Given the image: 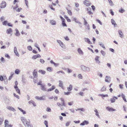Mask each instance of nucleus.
Segmentation results:
<instances>
[{"instance_id":"f257e3e1","label":"nucleus","mask_w":127,"mask_h":127,"mask_svg":"<svg viewBox=\"0 0 127 127\" xmlns=\"http://www.w3.org/2000/svg\"><path fill=\"white\" fill-rule=\"evenodd\" d=\"M21 121L23 122V124L25 126L28 123L30 122V121L29 119H27L25 117H21Z\"/></svg>"},{"instance_id":"f03ea898","label":"nucleus","mask_w":127,"mask_h":127,"mask_svg":"<svg viewBox=\"0 0 127 127\" xmlns=\"http://www.w3.org/2000/svg\"><path fill=\"white\" fill-rule=\"evenodd\" d=\"M9 121L7 120H5V121L4 124V127H12L13 126L11 125H9Z\"/></svg>"},{"instance_id":"7ed1b4c3","label":"nucleus","mask_w":127,"mask_h":127,"mask_svg":"<svg viewBox=\"0 0 127 127\" xmlns=\"http://www.w3.org/2000/svg\"><path fill=\"white\" fill-rule=\"evenodd\" d=\"M81 68L83 70L85 71H89L90 69V68L89 67H86L83 65H81Z\"/></svg>"},{"instance_id":"20e7f679","label":"nucleus","mask_w":127,"mask_h":127,"mask_svg":"<svg viewBox=\"0 0 127 127\" xmlns=\"http://www.w3.org/2000/svg\"><path fill=\"white\" fill-rule=\"evenodd\" d=\"M6 2L4 1H2L0 4V6L1 8H5L6 7Z\"/></svg>"},{"instance_id":"39448f33","label":"nucleus","mask_w":127,"mask_h":127,"mask_svg":"<svg viewBox=\"0 0 127 127\" xmlns=\"http://www.w3.org/2000/svg\"><path fill=\"white\" fill-rule=\"evenodd\" d=\"M118 98L117 97L113 96L112 98L110 99V101L111 103H114L115 102L116 99H118Z\"/></svg>"},{"instance_id":"423d86ee","label":"nucleus","mask_w":127,"mask_h":127,"mask_svg":"<svg viewBox=\"0 0 127 127\" xmlns=\"http://www.w3.org/2000/svg\"><path fill=\"white\" fill-rule=\"evenodd\" d=\"M110 77L108 76H106L105 79V81L106 82L110 83Z\"/></svg>"},{"instance_id":"0eeeda50","label":"nucleus","mask_w":127,"mask_h":127,"mask_svg":"<svg viewBox=\"0 0 127 127\" xmlns=\"http://www.w3.org/2000/svg\"><path fill=\"white\" fill-rule=\"evenodd\" d=\"M89 122L88 121L86 120H85L81 123L80 124V126H84L85 125H87L88 124Z\"/></svg>"},{"instance_id":"6e6552de","label":"nucleus","mask_w":127,"mask_h":127,"mask_svg":"<svg viewBox=\"0 0 127 127\" xmlns=\"http://www.w3.org/2000/svg\"><path fill=\"white\" fill-rule=\"evenodd\" d=\"M106 109H107L109 111H115L116 110L115 109H114L112 107H106Z\"/></svg>"},{"instance_id":"1a4fd4ad","label":"nucleus","mask_w":127,"mask_h":127,"mask_svg":"<svg viewBox=\"0 0 127 127\" xmlns=\"http://www.w3.org/2000/svg\"><path fill=\"white\" fill-rule=\"evenodd\" d=\"M57 42L59 43L60 46L64 48V45L61 41L59 40H57Z\"/></svg>"},{"instance_id":"9d476101","label":"nucleus","mask_w":127,"mask_h":127,"mask_svg":"<svg viewBox=\"0 0 127 127\" xmlns=\"http://www.w3.org/2000/svg\"><path fill=\"white\" fill-rule=\"evenodd\" d=\"M84 39L86 42H87L90 44H92V43L91 42L89 38H84Z\"/></svg>"},{"instance_id":"9b49d317","label":"nucleus","mask_w":127,"mask_h":127,"mask_svg":"<svg viewBox=\"0 0 127 127\" xmlns=\"http://www.w3.org/2000/svg\"><path fill=\"white\" fill-rule=\"evenodd\" d=\"M12 29L11 28H9L7 30L6 32L7 34H11V35H12Z\"/></svg>"},{"instance_id":"f8f14e48","label":"nucleus","mask_w":127,"mask_h":127,"mask_svg":"<svg viewBox=\"0 0 127 127\" xmlns=\"http://www.w3.org/2000/svg\"><path fill=\"white\" fill-rule=\"evenodd\" d=\"M84 4L87 6H89L90 5V2L87 0H85L84 2Z\"/></svg>"},{"instance_id":"ddd939ff","label":"nucleus","mask_w":127,"mask_h":127,"mask_svg":"<svg viewBox=\"0 0 127 127\" xmlns=\"http://www.w3.org/2000/svg\"><path fill=\"white\" fill-rule=\"evenodd\" d=\"M44 96H42V97H39V96H36L35 97V98L37 100H45L44 98L43 97Z\"/></svg>"},{"instance_id":"4468645a","label":"nucleus","mask_w":127,"mask_h":127,"mask_svg":"<svg viewBox=\"0 0 127 127\" xmlns=\"http://www.w3.org/2000/svg\"><path fill=\"white\" fill-rule=\"evenodd\" d=\"M50 23L51 25H55L56 24V21L53 19L50 20Z\"/></svg>"},{"instance_id":"2eb2a0df","label":"nucleus","mask_w":127,"mask_h":127,"mask_svg":"<svg viewBox=\"0 0 127 127\" xmlns=\"http://www.w3.org/2000/svg\"><path fill=\"white\" fill-rule=\"evenodd\" d=\"M118 33L120 37L121 38H122L123 37V34L121 30H120L118 31Z\"/></svg>"},{"instance_id":"dca6fc26","label":"nucleus","mask_w":127,"mask_h":127,"mask_svg":"<svg viewBox=\"0 0 127 127\" xmlns=\"http://www.w3.org/2000/svg\"><path fill=\"white\" fill-rule=\"evenodd\" d=\"M7 108L8 109L11 110L13 112H15L16 111L15 109L12 107L8 106L7 107Z\"/></svg>"},{"instance_id":"f3484780","label":"nucleus","mask_w":127,"mask_h":127,"mask_svg":"<svg viewBox=\"0 0 127 127\" xmlns=\"http://www.w3.org/2000/svg\"><path fill=\"white\" fill-rule=\"evenodd\" d=\"M99 57L97 56L96 57L95 59L96 63L98 64H99L100 62L99 60Z\"/></svg>"},{"instance_id":"a211bd4d","label":"nucleus","mask_w":127,"mask_h":127,"mask_svg":"<svg viewBox=\"0 0 127 127\" xmlns=\"http://www.w3.org/2000/svg\"><path fill=\"white\" fill-rule=\"evenodd\" d=\"M77 51L79 53L80 55H83L84 54L83 52L80 48H79L78 49Z\"/></svg>"},{"instance_id":"6ab92c4d","label":"nucleus","mask_w":127,"mask_h":127,"mask_svg":"<svg viewBox=\"0 0 127 127\" xmlns=\"http://www.w3.org/2000/svg\"><path fill=\"white\" fill-rule=\"evenodd\" d=\"M15 30L16 32V33H15V35L17 36H19L20 35L19 31L17 29H16Z\"/></svg>"},{"instance_id":"aec40b11","label":"nucleus","mask_w":127,"mask_h":127,"mask_svg":"<svg viewBox=\"0 0 127 127\" xmlns=\"http://www.w3.org/2000/svg\"><path fill=\"white\" fill-rule=\"evenodd\" d=\"M41 89L42 91H46V89L45 87V85H42L41 86Z\"/></svg>"},{"instance_id":"412c9836","label":"nucleus","mask_w":127,"mask_h":127,"mask_svg":"<svg viewBox=\"0 0 127 127\" xmlns=\"http://www.w3.org/2000/svg\"><path fill=\"white\" fill-rule=\"evenodd\" d=\"M59 86L61 87L63 89V82L61 80H59Z\"/></svg>"},{"instance_id":"4be33fe9","label":"nucleus","mask_w":127,"mask_h":127,"mask_svg":"<svg viewBox=\"0 0 127 127\" xmlns=\"http://www.w3.org/2000/svg\"><path fill=\"white\" fill-rule=\"evenodd\" d=\"M33 76L35 78H36L37 77V71L35 70H34L33 72Z\"/></svg>"},{"instance_id":"5701e85b","label":"nucleus","mask_w":127,"mask_h":127,"mask_svg":"<svg viewBox=\"0 0 127 127\" xmlns=\"http://www.w3.org/2000/svg\"><path fill=\"white\" fill-rule=\"evenodd\" d=\"M18 108L19 110L23 113V114L24 115L26 114V112L25 111L23 110L22 109L20 108L19 107H18Z\"/></svg>"},{"instance_id":"b1692460","label":"nucleus","mask_w":127,"mask_h":127,"mask_svg":"<svg viewBox=\"0 0 127 127\" xmlns=\"http://www.w3.org/2000/svg\"><path fill=\"white\" fill-rule=\"evenodd\" d=\"M72 89V85H70L69 87L67 88V89L68 91H70Z\"/></svg>"},{"instance_id":"393cba45","label":"nucleus","mask_w":127,"mask_h":127,"mask_svg":"<svg viewBox=\"0 0 127 127\" xmlns=\"http://www.w3.org/2000/svg\"><path fill=\"white\" fill-rule=\"evenodd\" d=\"M94 111L95 112V115L97 116V117L98 118H99V113L98 112L97 109H95L94 110Z\"/></svg>"},{"instance_id":"a878e982","label":"nucleus","mask_w":127,"mask_h":127,"mask_svg":"<svg viewBox=\"0 0 127 127\" xmlns=\"http://www.w3.org/2000/svg\"><path fill=\"white\" fill-rule=\"evenodd\" d=\"M64 70H67L68 73H69L72 72V70L68 68H65Z\"/></svg>"},{"instance_id":"bb28decb","label":"nucleus","mask_w":127,"mask_h":127,"mask_svg":"<svg viewBox=\"0 0 127 127\" xmlns=\"http://www.w3.org/2000/svg\"><path fill=\"white\" fill-rule=\"evenodd\" d=\"M55 88V86H52V88L48 89L47 91V92H49L53 91Z\"/></svg>"},{"instance_id":"cd10ccee","label":"nucleus","mask_w":127,"mask_h":127,"mask_svg":"<svg viewBox=\"0 0 127 127\" xmlns=\"http://www.w3.org/2000/svg\"><path fill=\"white\" fill-rule=\"evenodd\" d=\"M73 21H75V22H76V23H78L80 24H81V23L80 22L78 21V20H77V19L75 17H74L73 18Z\"/></svg>"},{"instance_id":"c85d7f7f","label":"nucleus","mask_w":127,"mask_h":127,"mask_svg":"<svg viewBox=\"0 0 127 127\" xmlns=\"http://www.w3.org/2000/svg\"><path fill=\"white\" fill-rule=\"evenodd\" d=\"M111 22L112 25H114L115 27V25H117V24L115 22L113 19L111 20Z\"/></svg>"},{"instance_id":"c756f323","label":"nucleus","mask_w":127,"mask_h":127,"mask_svg":"<svg viewBox=\"0 0 127 127\" xmlns=\"http://www.w3.org/2000/svg\"><path fill=\"white\" fill-rule=\"evenodd\" d=\"M26 127H33L32 125L29 122L25 126Z\"/></svg>"},{"instance_id":"7c9ffc66","label":"nucleus","mask_w":127,"mask_h":127,"mask_svg":"<svg viewBox=\"0 0 127 127\" xmlns=\"http://www.w3.org/2000/svg\"><path fill=\"white\" fill-rule=\"evenodd\" d=\"M20 71L19 69H16L15 71V73L16 74H18L20 73Z\"/></svg>"},{"instance_id":"2f4dec72","label":"nucleus","mask_w":127,"mask_h":127,"mask_svg":"<svg viewBox=\"0 0 127 127\" xmlns=\"http://www.w3.org/2000/svg\"><path fill=\"white\" fill-rule=\"evenodd\" d=\"M8 22L6 21H4L2 22V24L4 26H6L7 25V24L8 23Z\"/></svg>"},{"instance_id":"473e14b6","label":"nucleus","mask_w":127,"mask_h":127,"mask_svg":"<svg viewBox=\"0 0 127 127\" xmlns=\"http://www.w3.org/2000/svg\"><path fill=\"white\" fill-rule=\"evenodd\" d=\"M108 1L109 4L111 6H113L114 5V4L111 0H108Z\"/></svg>"},{"instance_id":"72a5a7b5","label":"nucleus","mask_w":127,"mask_h":127,"mask_svg":"<svg viewBox=\"0 0 127 127\" xmlns=\"http://www.w3.org/2000/svg\"><path fill=\"white\" fill-rule=\"evenodd\" d=\"M38 72L41 73L42 74H45L46 72L42 70H40L38 71Z\"/></svg>"},{"instance_id":"f704fd0d","label":"nucleus","mask_w":127,"mask_h":127,"mask_svg":"<svg viewBox=\"0 0 127 127\" xmlns=\"http://www.w3.org/2000/svg\"><path fill=\"white\" fill-rule=\"evenodd\" d=\"M119 11L120 13H123L125 12V10L124 9L121 8L119 10Z\"/></svg>"},{"instance_id":"c9c22d12","label":"nucleus","mask_w":127,"mask_h":127,"mask_svg":"<svg viewBox=\"0 0 127 127\" xmlns=\"http://www.w3.org/2000/svg\"><path fill=\"white\" fill-rule=\"evenodd\" d=\"M16 90V92L18 93L19 95H20V89L17 87V88L15 89Z\"/></svg>"},{"instance_id":"e433bc0d","label":"nucleus","mask_w":127,"mask_h":127,"mask_svg":"<svg viewBox=\"0 0 127 127\" xmlns=\"http://www.w3.org/2000/svg\"><path fill=\"white\" fill-rule=\"evenodd\" d=\"M47 69L48 71L50 72L52 71V68L50 67H48L47 68Z\"/></svg>"},{"instance_id":"4c0bfd02","label":"nucleus","mask_w":127,"mask_h":127,"mask_svg":"<svg viewBox=\"0 0 127 127\" xmlns=\"http://www.w3.org/2000/svg\"><path fill=\"white\" fill-rule=\"evenodd\" d=\"M15 85L14 86V88L15 89L17 88L18 87L17 85L18 84V82L17 81H16L15 82Z\"/></svg>"},{"instance_id":"58836bf2","label":"nucleus","mask_w":127,"mask_h":127,"mask_svg":"<svg viewBox=\"0 0 127 127\" xmlns=\"http://www.w3.org/2000/svg\"><path fill=\"white\" fill-rule=\"evenodd\" d=\"M100 53L104 56H105L106 54V53L105 52L101 50L100 51Z\"/></svg>"},{"instance_id":"ea45409f","label":"nucleus","mask_w":127,"mask_h":127,"mask_svg":"<svg viewBox=\"0 0 127 127\" xmlns=\"http://www.w3.org/2000/svg\"><path fill=\"white\" fill-rule=\"evenodd\" d=\"M98 43H99V45L101 46V47H102V48H105L104 46V45L102 44V42H99Z\"/></svg>"},{"instance_id":"a19ab883","label":"nucleus","mask_w":127,"mask_h":127,"mask_svg":"<svg viewBox=\"0 0 127 127\" xmlns=\"http://www.w3.org/2000/svg\"><path fill=\"white\" fill-rule=\"evenodd\" d=\"M3 121V118L0 117V126L2 124V122Z\"/></svg>"},{"instance_id":"79ce46f5","label":"nucleus","mask_w":127,"mask_h":127,"mask_svg":"<svg viewBox=\"0 0 127 127\" xmlns=\"http://www.w3.org/2000/svg\"><path fill=\"white\" fill-rule=\"evenodd\" d=\"M27 48L30 51H31L32 50V48L30 46H28Z\"/></svg>"},{"instance_id":"37998d69","label":"nucleus","mask_w":127,"mask_h":127,"mask_svg":"<svg viewBox=\"0 0 127 127\" xmlns=\"http://www.w3.org/2000/svg\"><path fill=\"white\" fill-rule=\"evenodd\" d=\"M62 24L63 26V27H67V25L66 24L65 21L64 22H62Z\"/></svg>"},{"instance_id":"c03bdc74","label":"nucleus","mask_w":127,"mask_h":127,"mask_svg":"<svg viewBox=\"0 0 127 127\" xmlns=\"http://www.w3.org/2000/svg\"><path fill=\"white\" fill-rule=\"evenodd\" d=\"M13 74V73H11V75L8 78V80H10L12 78V77Z\"/></svg>"},{"instance_id":"a18cd8bd","label":"nucleus","mask_w":127,"mask_h":127,"mask_svg":"<svg viewBox=\"0 0 127 127\" xmlns=\"http://www.w3.org/2000/svg\"><path fill=\"white\" fill-rule=\"evenodd\" d=\"M106 87L105 86H104L101 89V91L102 92L106 90Z\"/></svg>"},{"instance_id":"49530a36","label":"nucleus","mask_w":127,"mask_h":127,"mask_svg":"<svg viewBox=\"0 0 127 127\" xmlns=\"http://www.w3.org/2000/svg\"><path fill=\"white\" fill-rule=\"evenodd\" d=\"M26 79L25 78L23 77L22 78V81L23 83H26V81H25Z\"/></svg>"},{"instance_id":"de8ad7c7","label":"nucleus","mask_w":127,"mask_h":127,"mask_svg":"<svg viewBox=\"0 0 127 127\" xmlns=\"http://www.w3.org/2000/svg\"><path fill=\"white\" fill-rule=\"evenodd\" d=\"M22 9V8L20 7L19 8H18L16 9V11L17 12H20V10Z\"/></svg>"},{"instance_id":"09e8293b","label":"nucleus","mask_w":127,"mask_h":127,"mask_svg":"<svg viewBox=\"0 0 127 127\" xmlns=\"http://www.w3.org/2000/svg\"><path fill=\"white\" fill-rule=\"evenodd\" d=\"M71 123L70 121H69L67 122L66 123L65 126H69V124Z\"/></svg>"},{"instance_id":"8fccbe9b","label":"nucleus","mask_w":127,"mask_h":127,"mask_svg":"<svg viewBox=\"0 0 127 127\" xmlns=\"http://www.w3.org/2000/svg\"><path fill=\"white\" fill-rule=\"evenodd\" d=\"M46 111L47 112H51V109L50 108L48 107L47 108Z\"/></svg>"},{"instance_id":"3c124183","label":"nucleus","mask_w":127,"mask_h":127,"mask_svg":"<svg viewBox=\"0 0 127 127\" xmlns=\"http://www.w3.org/2000/svg\"><path fill=\"white\" fill-rule=\"evenodd\" d=\"M18 7V5L17 4L16 5V6L13 7V8L14 10H15Z\"/></svg>"},{"instance_id":"603ef678","label":"nucleus","mask_w":127,"mask_h":127,"mask_svg":"<svg viewBox=\"0 0 127 127\" xmlns=\"http://www.w3.org/2000/svg\"><path fill=\"white\" fill-rule=\"evenodd\" d=\"M97 75L100 77L101 78L102 77V74L100 73H97Z\"/></svg>"},{"instance_id":"864d4df0","label":"nucleus","mask_w":127,"mask_h":127,"mask_svg":"<svg viewBox=\"0 0 127 127\" xmlns=\"http://www.w3.org/2000/svg\"><path fill=\"white\" fill-rule=\"evenodd\" d=\"M5 57L7 58L8 59H10V56L8 54H5Z\"/></svg>"},{"instance_id":"5fc2aeb1","label":"nucleus","mask_w":127,"mask_h":127,"mask_svg":"<svg viewBox=\"0 0 127 127\" xmlns=\"http://www.w3.org/2000/svg\"><path fill=\"white\" fill-rule=\"evenodd\" d=\"M99 95L101 96H102L104 97H108V95H104L103 94H100Z\"/></svg>"},{"instance_id":"6e6d98bb","label":"nucleus","mask_w":127,"mask_h":127,"mask_svg":"<svg viewBox=\"0 0 127 127\" xmlns=\"http://www.w3.org/2000/svg\"><path fill=\"white\" fill-rule=\"evenodd\" d=\"M61 106H65L66 105H65L64 102H61Z\"/></svg>"},{"instance_id":"4d7b16f0","label":"nucleus","mask_w":127,"mask_h":127,"mask_svg":"<svg viewBox=\"0 0 127 127\" xmlns=\"http://www.w3.org/2000/svg\"><path fill=\"white\" fill-rule=\"evenodd\" d=\"M78 110H81L82 111L84 112L85 111V110L83 108H79L77 109Z\"/></svg>"},{"instance_id":"13d9d810","label":"nucleus","mask_w":127,"mask_h":127,"mask_svg":"<svg viewBox=\"0 0 127 127\" xmlns=\"http://www.w3.org/2000/svg\"><path fill=\"white\" fill-rule=\"evenodd\" d=\"M3 78L2 75H0V80L1 81H2L3 80Z\"/></svg>"},{"instance_id":"bf43d9fd","label":"nucleus","mask_w":127,"mask_h":127,"mask_svg":"<svg viewBox=\"0 0 127 127\" xmlns=\"http://www.w3.org/2000/svg\"><path fill=\"white\" fill-rule=\"evenodd\" d=\"M14 52L15 54L17 56L19 57V54L18 53L17 51H16Z\"/></svg>"},{"instance_id":"052dcab7","label":"nucleus","mask_w":127,"mask_h":127,"mask_svg":"<svg viewBox=\"0 0 127 127\" xmlns=\"http://www.w3.org/2000/svg\"><path fill=\"white\" fill-rule=\"evenodd\" d=\"M96 21L99 23L100 25H102V23L98 19H96Z\"/></svg>"},{"instance_id":"680f3d73","label":"nucleus","mask_w":127,"mask_h":127,"mask_svg":"<svg viewBox=\"0 0 127 127\" xmlns=\"http://www.w3.org/2000/svg\"><path fill=\"white\" fill-rule=\"evenodd\" d=\"M68 13L70 15H72V12L70 10H68Z\"/></svg>"},{"instance_id":"e2e57ef3","label":"nucleus","mask_w":127,"mask_h":127,"mask_svg":"<svg viewBox=\"0 0 127 127\" xmlns=\"http://www.w3.org/2000/svg\"><path fill=\"white\" fill-rule=\"evenodd\" d=\"M73 101H72L71 102H68V104L70 106L72 105H73Z\"/></svg>"},{"instance_id":"0e129e2a","label":"nucleus","mask_w":127,"mask_h":127,"mask_svg":"<svg viewBox=\"0 0 127 127\" xmlns=\"http://www.w3.org/2000/svg\"><path fill=\"white\" fill-rule=\"evenodd\" d=\"M106 65L109 68H111V65L110 63H108Z\"/></svg>"},{"instance_id":"69168bd1","label":"nucleus","mask_w":127,"mask_h":127,"mask_svg":"<svg viewBox=\"0 0 127 127\" xmlns=\"http://www.w3.org/2000/svg\"><path fill=\"white\" fill-rule=\"evenodd\" d=\"M40 62L42 64H43L45 62V61L42 59H40Z\"/></svg>"},{"instance_id":"338daca9","label":"nucleus","mask_w":127,"mask_h":127,"mask_svg":"<svg viewBox=\"0 0 127 127\" xmlns=\"http://www.w3.org/2000/svg\"><path fill=\"white\" fill-rule=\"evenodd\" d=\"M49 7L52 10H54V11L55 10V9L54 8H53L52 7V5H49Z\"/></svg>"},{"instance_id":"774afa93","label":"nucleus","mask_w":127,"mask_h":127,"mask_svg":"<svg viewBox=\"0 0 127 127\" xmlns=\"http://www.w3.org/2000/svg\"><path fill=\"white\" fill-rule=\"evenodd\" d=\"M37 58L36 55H34L32 56V59H36V58Z\"/></svg>"}]
</instances>
